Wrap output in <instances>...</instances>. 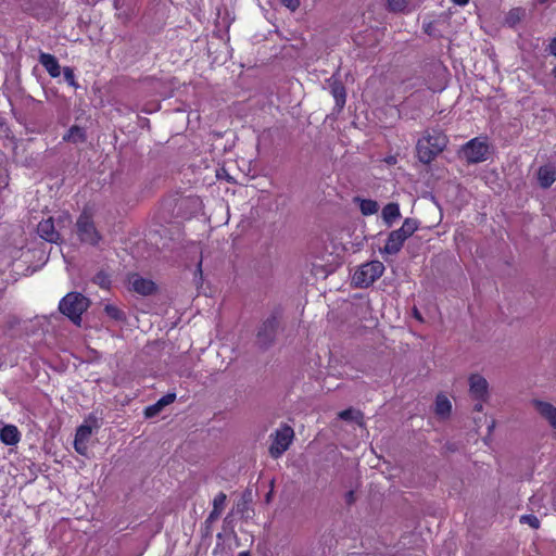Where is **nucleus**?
<instances>
[{"instance_id":"obj_1","label":"nucleus","mask_w":556,"mask_h":556,"mask_svg":"<svg viewBox=\"0 0 556 556\" xmlns=\"http://www.w3.org/2000/svg\"><path fill=\"white\" fill-rule=\"evenodd\" d=\"M446 136L439 131H427L416 144L417 157L424 164L431 163L447 144Z\"/></svg>"},{"instance_id":"obj_2","label":"nucleus","mask_w":556,"mask_h":556,"mask_svg":"<svg viewBox=\"0 0 556 556\" xmlns=\"http://www.w3.org/2000/svg\"><path fill=\"white\" fill-rule=\"evenodd\" d=\"M72 218L67 212H63L56 218L49 217L41 220L37 226V232L40 238L51 243L62 242V232L65 228H71Z\"/></svg>"},{"instance_id":"obj_3","label":"nucleus","mask_w":556,"mask_h":556,"mask_svg":"<svg viewBox=\"0 0 556 556\" xmlns=\"http://www.w3.org/2000/svg\"><path fill=\"white\" fill-rule=\"evenodd\" d=\"M419 222L415 218H406L401 228L389 233L381 253L396 254L401 251L404 242L418 229Z\"/></svg>"},{"instance_id":"obj_4","label":"nucleus","mask_w":556,"mask_h":556,"mask_svg":"<svg viewBox=\"0 0 556 556\" xmlns=\"http://www.w3.org/2000/svg\"><path fill=\"white\" fill-rule=\"evenodd\" d=\"M89 307V300L78 292L67 293L59 304V309L75 325H79L81 315Z\"/></svg>"},{"instance_id":"obj_5","label":"nucleus","mask_w":556,"mask_h":556,"mask_svg":"<svg viewBox=\"0 0 556 556\" xmlns=\"http://www.w3.org/2000/svg\"><path fill=\"white\" fill-rule=\"evenodd\" d=\"M384 273V265L380 261L362 264L354 271L352 281L358 288H368Z\"/></svg>"},{"instance_id":"obj_6","label":"nucleus","mask_w":556,"mask_h":556,"mask_svg":"<svg viewBox=\"0 0 556 556\" xmlns=\"http://www.w3.org/2000/svg\"><path fill=\"white\" fill-rule=\"evenodd\" d=\"M76 232L81 243L96 247L102 240L101 233L98 231L91 215L84 212L76 222Z\"/></svg>"},{"instance_id":"obj_7","label":"nucleus","mask_w":556,"mask_h":556,"mask_svg":"<svg viewBox=\"0 0 556 556\" xmlns=\"http://www.w3.org/2000/svg\"><path fill=\"white\" fill-rule=\"evenodd\" d=\"M271 437L269 454L271 457L278 458L289 448L294 438V431L290 426L283 425Z\"/></svg>"},{"instance_id":"obj_8","label":"nucleus","mask_w":556,"mask_h":556,"mask_svg":"<svg viewBox=\"0 0 556 556\" xmlns=\"http://www.w3.org/2000/svg\"><path fill=\"white\" fill-rule=\"evenodd\" d=\"M489 146L480 138H473L463 147V155L468 163H480L488 159Z\"/></svg>"},{"instance_id":"obj_9","label":"nucleus","mask_w":556,"mask_h":556,"mask_svg":"<svg viewBox=\"0 0 556 556\" xmlns=\"http://www.w3.org/2000/svg\"><path fill=\"white\" fill-rule=\"evenodd\" d=\"M277 328L278 319L276 316L271 315L266 318L258 328L256 334L257 344L264 349L268 348L275 340Z\"/></svg>"},{"instance_id":"obj_10","label":"nucleus","mask_w":556,"mask_h":556,"mask_svg":"<svg viewBox=\"0 0 556 556\" xmlns=\"http://www.w3.org/2000/svg\"><path fill=\"white\" fill-rule=\"evenodd\" d=\"M469 395L475 401H488L490 397L489 382L480 374H471L468 377Z\"/></svg>"},{"instance_id":"obj_11","label":"nucleus","mask_w":556,"mask_h":556,"mask_svg":"<svg viewBox=\"0 0 556 556\" xmlns=\"http://www.w3.org/2000/svg\"><path fill=\"white\" fill-rule=\"evenodd\" d=\"M538 414L545 419L548 425L556 430V406L549 402L534 400L532 402Z\"/></svg>"},{"instance_id":"obj_12","label":"nucleus","mask_w":556,"mask_h":556,"mask_svg":"<svg viewBox=\"0 0 556 556\" xmlns=\"http://www.w3.org/2000/svg\"><path fill=\"white\" fill-rule=\"evenodd\" d=\"M129 283L131 289L141 295H150L155 290V285L152 280L142 278L137 274L130 276Z\"/></svg>"},{"instance_id":"obj_13","label":"nucleus","mask_w":556,"mask_h":556,"mask_svg":"<svg viewBox=\"0 0 556 556\" xmlns=\"http://www.w3.org/2000/svg\"><path fill=\"white\" fill-rule=\"evenodd\" d=\"M538 181L542 188H549L556 181V167L551 164L541 166L538 170Z\"/></svg>"},{"instance_id":"obj_14","label":"nucleus","mask_w":556,"mask_h":556,"mask_svg":"<svg viewBox=\"0 0 556 556\" xmlns=\"http://www.w3.org/2000/svg\"><path fill=\"white\" fill-rule=\"evenodd\" d=\"M0 441L5 445H16L21 441V432L14 425H5L0 429Z\"/></svg>"},{"instance_id":"obj_15","label":"nucleus","mask_w":556,"mask_h":556,"mask_svg":"<svg viewBox=\"0 0 556 556\" xmlns=\"http://www.w3.org/2000/svg\"><path fill=\"white\" fill-rule=\"evenodd\" d=\"M176 400V393H167L162 396L156 403L146 407L144 416L152 418L156 416L165 406L172 404Z\"/></svg>"},{"instance_id":"obj_16","label":"nucleus","mask_w":556,"mask_h":556,"mask_svg":"<svg viewBox=\"0 0 556 556\" xmlns=\"http://www.w3.org/2000/svg\"><path fill=\"white\" fill-rule=\"evenodd\" d=\"M40 64L46 68L51 77H59L61 67L56 58L49 53H41L39 56Z\"/></svg>"},{"instance_id":"obj_17","label":"nucleus","mask_w":556,"mask_h":556,"mask_svg":"<svg viewBox=\"0 0 556 556\" xmlns=\"http://www.w3.org/2000/svg\"><path fill=\"white\" fill-rule=\"evenodd\" d=\"M382 219L384 224L389 227L393 225V223L401 217L400 205L395 202L388 203L381 213Z\"/></svg>"},{"instance_id":"obj_18","label":"nucleus","mask_w":556,"mask_h":556,"mask_svg":"<svg viewBox=\"0 0 556 556\" xmlns=\"http://www.w3.org/2000/svg\"><path fill=\"white\" fill-rule=\"evenodd\" d=\"M435 414L445 419L452 412V403L444 394H438L435 399Z\"/></svg>"},{"instance_id":"obj_19","label":"nucleus","mask_w":556,"mask_h":556,"mask_svg":"<svg viewBox=\"0 0 556 556\" xmlns=\"http://www.w3.org/2000/svg\"><path fill=\"white\" fill-rule=\"evenodd\" d=\"M354 201L358 203L359 210L365 216L374 215L379 210V204L375 200L355 198Z\"/></svg>"},{"instance_id":"obj_20","label":"nucleus","mask_w":556,"mask_h":556,"mask_svg":"<svg viewBox=\"0 0 556 556\" xmlns=\"http://www.w3.org/2000/svg\"><path fill=\"white\" fill-rule=\"evenodd\" d=\"M63 140L72 143H79L86 140V131L79 126H72L63 136Z\"/></svg>"},{"instance_id":"obj_21","label":"nucleus","mask_w":556,"mask_h":556,"mask_svg":"<svg viewBox=\"0 0 556 556\" xmlns=\"http://www.w3.org/2000/svg\"><path fill=\"white\" fill-rule=\"evenodd\" d=\"M525 16V10L521 8H514L508 11L505 16V24L509 27H515Z\"/></svg>"},{"instance_id":"obj_22","label":"nucleus","mask_w":556,"mask_h":556,"mask_svg":"<svg viewBox=\"0 0 556 556\" xmlns=\"http://www.w3.org/2000/svg\"><path fill=\"white\" fill-rule=\"evenodd\" d=\"M104 312L110 318L116 321H124L126 318L125 313L113 304H105Z\"/></svg>"},{"instance_id":"obj_23","label":"nucleus","mask_w":556,"mask_h":556,"mask_svg":"<svg viewBox=\"0 0 556 556\" xmlns=\"http://www.w3.org/2000/svg\"><path fill=\"white\" fill-rule=\"evenodd\" d=\"M332 94L336 99V103L338 106L343 108L345 104V89L342 85L336 84L332 86Z\"/></svg>"},{"instance_id":"obj_24","label":"nucleus","mask_w":556,"mask_h":556,"mask_svg":"<svg viewBox=\"0 0 556 556\" xmlns=\"http://www.w3.org/2000/svg\"><path fill=\"white\" fill-rule=\"evenodd\" d=\"M339 418L343 420H355L361 424L362 414L358 410L349 408L339 413Z\"/></svg>"},{"instance_id":"obj_25","label":"nucleus","mask_w":556,"mask_h":556,"mask_svg":"<svg viewBox=\"0 0 556 556\" xmlns=\"http://www.w3.org/2000/svg\"><path fill=\"white\" fill-rule=\"evenodd\" d=\"M387 4L391 12H403L408 4V0H387Z\"/></svg>"},{"instance_id":"obj_26","label":"nucleus","mask_w":556,"mask_h":556,"mask_svg":"<svg viewBox=\"0 0 556 556\" xmlns=\"http://www.w3.org/2000/svg\"><path fill=\"white\" fill-rule=\"evenodd\" d=\"M92 430L90 426L81 425L75 434V440L88 442L91 437Z\"/></svg>"},{"instance_id":"obj_27","label":"nucleus","mask_w":556,"mask_h":556,"mask_svg":"<svg viewBox=\"0 0 556 556\" xmlns=\"http://www.w3.org/2000/svg\"><path fill=\"white\" fill-rule=\"evenodd\" d=\"M520 523L529 525L532 529L540 528V520L535 515H522L519 519Z\"/></svg>"},{"instance_id":"obj_28","label":"nucleus","mask_w":556,"mask_h":556,"mask_svg":"<svg viewBox=\"0 0 556 556\" xmlns=\"http://www.w3.org/2000/svg\"><path fill=\"white\" fill-rule=\"evenodd\" d=\"M227 495L224 492H219L213 500V509L223 511L226 505Z\"/></svg>"},{"instance_id":"obj_29","label":"nucleus","mask_w":556,"mask_h":556,"mask_svg":"<svg viewBox=\"0 0 556 556\" xmlns=\"http://www.w3.org/2000/svg\"><path fill=\"white\" fill-rule=\"evenodd\" d=\"M63 75H64V79L66 80V83L74 87V88H78V85L76 83V79H75V74H74V71L73 68L71 67H64L63 70Z\"/></svg>"},{"instance_id":"obj_30","label":"nucleus","mask_w":556,"mask_h":556,"mask_svg":"<svg viewBox=\"0 0 556 556\" xmlns=\"http://www.w3.org/2000/svg\"><path fill=\"white\" fill-rule=\"evenodd\" d=\"M88 442H85V441H79V440H75L74 441V447H75V451L80 454V455H86L87 454V451H88V445H87Z\"/></svg>"},{"instance_id":"obj_31","label":"nucleus","mask_w":556,"mask_h":556,"mask_svg":"<svg viewBox=\"0 0 556 556\" xmlns=\"http://www.w3.org/2000/svg\"><path fill=\"white\" fill-rule=\"evenodd\" d=\"M280 2L291 11H295L300 7V0H280Z\"/></svg>"},{"instance_id":"obj_32","label":"nucleus","mask_w":556,"mask_h":556,"mask_svg":"<svg viewBox=\"0 0 556 556\" xmlns=\"http://www.w3.org/2000/svg\"><path fill=\"white\" fill-rule=\"evenodd\" d=\"M222 513H223V511H220V510L212 509V511H211V513H210V515L207 516V518H206V521H205V522H206V523H213V522H215V521L219 518V516H220V514H222Z\"/></svg>"},{"instance_id":"obj_33","label":"nucleus","mask_w":556,"mask_h":556,"mask_svg":"<svg viewBox=\"0 0 556 556\" xmlns=\"http://www.w3.org/2000/svg\"><path fill=\"white\" fill-rule=\"evenodd\" d=\"M547 51L549 54L556 56V38H553L547 47Z\"/></svg>"},{"instance_id":"obj_34","label":"nucleus","mask_w":556,"mask_h":556,"mask_svg":"<svg viewBox=\"0 0 556 556\" xmlns=\"http://www.w3.org/2000/svg\"><path fill=\"white\" fill-rule=\"evenodd\" d=\"M488 401H476V404L473 406V410L476 412H482L483 409V404L486 403Z\"/></svg>"},{"instance_id":"obj_35","label":"nucleus","mask_w":556,"mask_h":556,"mask_svg":"<svg viewBox=\"0 0 556 556\" xmlns=\"http://www.w3.org/2000/svg\"><path fill=\"white\" fill-rule=\"evenodd\" d=\"M413 316H414L417 320H419V321H424V319H422V316H421L420 312H419L416 307L413 309Z\"/></svg>"},{"instance_id":"obj_36","label":"nucleus","mask_w":556,"mask_h":556,"mask_svg":"<svg viewBox=\"0 0 556 556\" xmlns=\"http://www.w3.org/2000/svg\"><path fill=\"white\" fill-rule=\"evenodd\" d=\"M451 1L458 5H465L469 2V0H451Z\"/></svg>"},{"instance_id":"obj_37","label":"nucleus","mask_w":556,"mask_h":556,"mask_svg":"<svg viewBox=\"0 0 556 556\" xmlns=\"http://www.w3.org/2000/svg\"><path fill=\"white\" fill-rule=\"evenodd\" d=\"M425 31H426L427 34H429V35H432L431 24H429V25H427V26L425 27Z\"/></svg>"},{"instance_id":"obj_38","label":"nucleus","mask_w":556,"mask_h":556,"mask_svg":"<svg viewBox=\"0 0 556 556\" xmlns=\"http://www.w3.org/2000/svg\"><path fill=\"white\" fill-rule=\"evenodd\" d=\"M494 427H495V421H494V420H492V422H491V424L489 425V427H488V429H489V433H491V432L493 431Z\"/></svg>"},{"instance_id":"obj_39","label":"nucleus","mask_w":556,"mask_h":556,"mask_svg":"<svg viewBox=\"0 0 556 556\" xmlns=\"http://www.w3.org/2000/svg\"><path fill=\"white\" fill-rule=\"evenodd\" d=\"M388 163H389V164H394V163H395V159H394V157H390V159L388 160Z\"/></svg>"},{"instance_id":"obj_40","label":"nucleus","mask_w":556,"mask_h":556,"mask_svg":"<svg viewBox=\"0 0 556 556\" xmlns=\"http://www.w3.org/2000/svg\"><path fill=\"white\" fill-rule=\"evenodd\" d=\"M238 556H250L248 552H241L238 554Z\"/></svg>"},{"instance_id":"obj_41","label":"nucleus","mask_w":556,"mask_h":556,"mask_svg":"<svg viewBox=\"0 0 556 556\" xmlns=\"http://www.w3.org/2000/svg\"><path fill=\"white\" fill-rule=\"evenodd\" d=\"M552 75L554 76V78H556V65L554 66V68L552 70Z\"/></svg>"},{"instance_id":"obj_42","label":"nucleus","mask_w":556,"mask_h":556,"mask_svg":"<svg viewBox=\"0 0 556 556\" xmlns=\"http://www.w3.org/2000/svg\"><path fill=\"white\" fill-rule=\"evenodd\" d=\"M348 496H349V501H352L353 500V492H349Z\"/></svg>"},{"instance_id":"obj_43","label":"nucleus","mask_w":556,"mask_h":556,"mask_svg":"<svg viewBox=\"0 0 556 556\" xmlns=\"http://www.w3.org/2000/svg\"><path fill=\"white\" fill-rule=\"evenodd\" d=\"M539 3H545L547 2L548 0H536Z\"/></svg>"}]
</instances>
